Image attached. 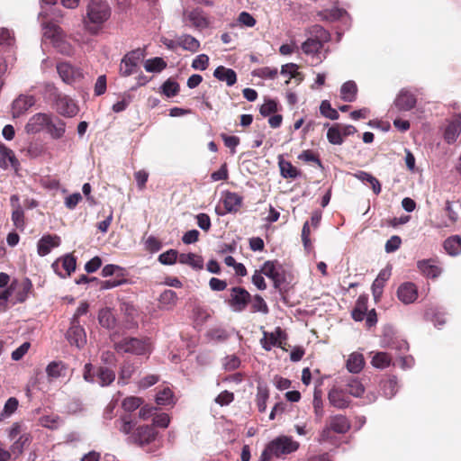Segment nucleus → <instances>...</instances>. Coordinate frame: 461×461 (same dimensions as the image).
<instances>
[{
    "label": "nucleus",
    "instance_id": "nucleus-1",
    "mask_svg": "<svg viewBox=\"0 0 461 461\" xmlns=\"http://www.w3.org/2000/svg\"><path fill=\"white\" fill-rule=\"evenodd\" d=\"M111 14V7L106 1L91 0L86 5V14L83 16L85 29L92 35L98 34L110 19Z\"/></svg>",
    "mask_w": 461,
    "mask_h": 461
},
{
    "label": "nucleus",
    "instance_id": "nucleus-2",
    "mask_svg": "<svg viewBox=\"0 0 461 461\" xmlns=\"http://www.w3.org/2000/svg\"><path fill=\"white\" fill-rule=\"evenodd\" d=\"M300 447L299 442L292 437L282 435L271 440L263 450L260 461H269L273 456L280 457L295 452Z\"/></svg>",
    "mask_w": 461,
    "mask_h": 461
},
{
    "label": "nucleus",
    "instance_id": "nucleus-3",
    "mask_svg": "<svg viewBox=\"0 0 461 461\" xmlns=\"http://www.w3.org/2000/svg\"><path fill=\"white\" fill-rule=\"evenodd\" d=\"M311 34L312 36L302 44V50L306 55L317 57L318 61L321 62L322 59L326 58L325 54L321 55L323 44L330 41V35L320 25L313 26Z\"/></svg>",
    "mask_w": 461,
    "mask_h": 461
},
{
    "label": "nucleus",
    "instance_id": "nucleus-4",
    "mask_svg": "<svg viewBox=\"0 0 461 461\" xmlns=\"http://www.w3.org/2000/svg\"><path fill=\"white\" fill-rule=\"evenodd\" d=\"M43 36L50 40L52 46L62 55L71 56L74 47L63 30L55 24L48 23L43 27Z\"/></svg>",
    "mask_w": 461,
    "mask_h": 461
},
{
    "label": "nucleus",
    "instance_id": "nucleus-5",
    "mask_svg": "<svg viewBox=\"0 0 461 461\" xmlns=\"http://www.w3.org/2000/svg\"><path fill=\"white\" fill-rule=\"evenodd\" d=\"M114 349L118 353H129L137 356L149 355L152 349L149 339L125 337L114 342Z\"/></svg>",
    "mask_w": 461,
    "mask_h": 461
},
{
    "label": "nucleus",
    "instance_id": "nucleus-6",
    "mask_svg": "<svg viewBox=\"0 0 461 461\" xmlns=\"http://www.w3.org/2000/svg\"><path fill=\"white\" fill-rule=\"evenodd\" d=\"M350 428L349 422L343 415H335L330 418L329 423L321 430L319 442H327L332 440L331 432L344 434Z\"/></svg>",
    "mask_w": 461,
    "mask_h": 461
},
{
    "label": "nucleus",
    "instance_id": "nucleus-7",
    "mask_svg": "<svg viewBox=\"0 0 461 461\" xmlns=\"http://www.w3.org/2000/svg\"><path fill=\"white\" fill-rule=\"evenodd\" d=\"M145 58V51L136 49L128 52L121 60L120 74L122 77H129L137 72V68Z\"/></svg>",
    "mask_w": 461,
    "mask_h": 461
},
{
    "label": "nucleus",
    "instance_id": "nucleus-8",
    "mask_svg": "<svg viewBox=\"0 0 461 461\" xmlns=\"http://www.w3.org/2000/svg\"><path fill=\"white\" fill-rule=\"evenodd\" d=\"M249 293L242 287H232L228 301L232 311L240 312L244 311L250 301Z\"/></svg>",
    "mask_w": 461,
    "mask_h": 461
},
{
    "label": "nucleus",
    "instance_id": "nucleus-9",
    "mask_svg": "<svg viewBox=\"0 0 461 461\" xmlns=\"http://www.w3.org/2000/svg\"><path fill=\"white\" fill-rule=\"evenodd\" d=\"M157 434L152 426L142 425L135 429L130 439L140 447H145L156 439Z\"/></svg>",
    "mask_w": 461,
    "mask_h": 461
},
{
    "label": "nucleus",
    "instance_id": "nucleus-10",
    "mask_svg": "<svg viewBox=\"0 0 461 461\" xmlns=\"http://www.w3.org/2000/svg\"><path fill=\"white\" fill-rule=\"evenodd\" d=\"M76 265V258L70 254H68L54 261L51 267L59 276L66 278L75 271Z\"/></svg>",
    "mask_w": 461,
    "mask_h": 461
},
{
    "label": "nucleus",
    "instance_id": "nucleus-11",
    "mask_svg": "<svg viewBox=\"0 0 461 461\" xmlns=\"http://www.w3.org/2000/svg\"><path fill=\"white\" fill-rule=\"evenodd\" d=\"M50 122V113H38L30 117L24 126V131L28 134H36L46 130Z\"/></svg>",
    "mask_w": 461,
    "mask_h": 461
},
{
    "label": "nucleus",
    "instance_id": "nucleus-12",
    "mask_svg": "<svg viewBox=\"0 0 461 461\" xmlns=\"http://www.w3.org/2000/svg\"><path fill=\"white\" fill-rule=\"evenodd\" d=\"M221 201L224 205L225 213H236L243 203L242 196L230 191H225L222 193ZM216 212L219 215L224 214V212H219L218 209H216Z\"/></svg>",
    "mask_w": 461,
    "mask_h": 461
},
{
    "label": "nucleus",
    "instance_id": "nucleus-13",
    "mask_svg": "<svg viewBox=\"0 0 461 461\" xmlns=\"http://www.w3.org/2000/svg\"><path fill=\"white\" fill-rule=\"evenodd\" d=\"M36 103L33 95H20L12 103V115L18 118L23 115Z\"/></svg>",
    "mask_w": 461,
    "mask_h": 461
},
{
    "label": "nucleus",
    "instance_id": "nucleus-14",
    "mask_svg": "<svg viewBox=\"0 0 461 461\" xmlns=\"http://www.w3.org/2000/svg\"><path fill=\"white\" fill-rule=\"evenodd\" d=\"M282 267L280 264L275 261H267L261 267L259 270L263 276L270 278L276 288H279L281 284L284 281L283 276L281 274Z\"/></svg>",
    "mask_w": 461,
    "mask_h": 461
},
{
    "label": "nucleus",
    "instance_id": "nucleus-15",
    "mask_svg": "<svg viewBox=\"0 0 461 461\" xmlns=\"http://www.w3.org/2000/svg\"><path fill=\"white\" fill-rule=\"evenodd\" d=\"M58 113L65 117H74L78 113V107L73 99L67 95H59L56 99Z\"/></svg>",
    "mask_w": 461,
    "mask_h": 461
},
{
    "label": "nucleus",
    "instance_id": "nucleus-16",
    "mask_svg": "<svg viewBox=\"0 0 461 461\" xmlns=\"http://www.w3.org/2000/svg\"><path fill=\"white\" fill-rule=\"evenodd\" d=\"M68 339L70 344L82 348L86 343V336L85 330L79 325L77 319H72L71 326L68 330Z\"/></svg>",
    "mask_w": 461,
    "mask_h": 461
},
{
    "label": "nucleus",
    "instance_id": "nucleus-17",
    "mask_svg": "<svg viewBox=\"0 0 461 461\" xmlns=\"http://www.w3.org/2000/svg\"><path fill=\"white\" fill-rule=\"evenodd\" d=\"M417 103L415 95L408 89H402L394 100V105L399 111H410Z\"/></svg>",
    "mask_w": 461,
    "mask_h": 461
},
{
    "label": "nucleus",
    "instance_id": "nucleus-18",
    "mask_svg": "<svg viewBox=\"0 0 461 461\" xmlns=\"http://www.w3.org/2000/svg\"><path fill=\"white\" fill-rule=\"evenodd\" d=\"M397 297L404 304H410L418 298V289L415 284L405 282L397 289Z\"/></svg>",
    "mask_w": 461,
    "mask_h": 461
},
{
    "label": "nucleus",
    "instance_id": "nucleus-19",
    "mask_svg": "<svg viewBox=\"0 0 461 461\" xmlns=\"http://www.w3.org/2000/svg\"><path fill=\"white\" fill-rule=\"evenodd\" d=\"M328 399L330 404L337 409H345L350 403V400L348 394L338 386H333L330 390L328 393Z\"/></svg>",
    "mask_w": 461,
    "mask_h": 461
},
{
    "label": "nucleus",
    "instance_id": "nucleus-20",
    "mask_svg": "<svg viewBox=\"0 0 461 461\" xmlns=\"http://www.w3.org/2000/svg\"><path fill=\"white\" fill-rule=\"evenodd\" d=\"M419 271L428 278H437L442 273V268L437 265L433 258L421 259L417 262Z\"/></svg>",
    "mask_w": 461,
    "mask_h": 461
},
{
    "label": "nucleus",
    "instance_id": "nucleus-21",
    "mask_svg": "<svg viewBox=\"0 0 461 461\" xmlns=\"http://www.w3.org/2000/svg\"><path fill=\"white\" fill-rule=\"evenodd\" d=\"M57 71L60 78L68 84L72 83L77 77H81V72L78 68L73 67L68 62H59L57 64Z\"/></svg>",
    "mask_w": 461,
    "mask_h": 461
},
{
    "label": "nucleus",
    "instance_id": "nucleus-22",
    "mask_svg": "<svg viewBox=\"0 0 461 461\" xmlns=\"http://www.w3.org/2000/svg\"><path fill=\"white\" fill-rule=\"evenodd\" d=\"M60 244V238L57 235H45L37 244L38 254L41 257L48 255L53 248L59 247Z\"/></svg>",
    "mask_w": 461,
    "mask_h": 461
},
{
    "label": "nucleus",
    "instance_id": "nucleus-23",
    "mask_svg": "<svg viewBox=\"0 0 461 461\" xmlns=\"http://www.w3.org/2000/svg\"><path fill=\"white\" fill-rule=\"evenodd\" d=\"M19 162L15 158L14 151L4 144H0V167L7 169L13 167L16 169Z\"/></svg>",
    "mask_w": 461,
    "mask_h": 461
},
{
    "label": "nucleus",
    "instance_id": "nucleus-24",
    "mask_svg": "<svg viewBox=\"0 0 461 461\" xmlns=\"http://www.w3.org/2000/svg\"><path fill=\"white\" fill-rule=\"evenodd\" d=\"M283 330L276 328L274 332H264V337L261 339L262 347L266 350H270L273 347H281Z\"/></svg>",
    "mask_w": 461,
    "mask_h": 461
},
{
    "label": "nucleus",
    "instance_id": "nucleus-25",
    "mask_svg": "<svg viewBox=\"0 0 461 461\" xmlns=\"http://www.w3.org/2000/svg\"><path fill=\"white\" fill-rule=\"evenodd\" d=\"M461 133V113L450 122L444 131V140L448 143H454Z\"/></svg>",
    "mask_w": 461,
    "mask_h": 461
},
{
    "label": "nucleus",
    "instance_id": "nucleus-26",
    "mask_svg": "<svg viewBox=\"0 0 461 461\" xmlns=\"http://www.w3.org/2000/svg\"><path fill=\"white\" fill-rule=\"evenodd\" d=\"M46 131L52 139H60L65 134L66 123L50 113V122L48 123Z\"/></svg>",
    "mask_w": 461,
    "mask_h": 461
},
{
    "label": "nucleus",
    "instance_id": "nucleus-27",
    "mask_svg": "<svg viewBox=\"0 0 461 461\" xmlns=\"http://www.w3.org/2000/svg\"><path fill=\"white\" fill-rule=\"evenodd\" d=\"M365 366L364 356L359 352H353L348 356L346 363L348 371L351 374H358Z\"/></svg>",
    "mask_w": 461,
    "mask_h": 461
},
{
    "label": "nucleus",
    "instance_id": "nucleus-28",
    "mask_svg": "<svg viewBox=\"0 0 461 461\" xmlns=\"http://www.w3.org/2000/svg\"><path fill=\"white\" fill-rule=\"evenodd\" d=\"M343 385L346 387L348 394L357 398L361 397L365 392V387L361 381L353 376L343 380Z\"/></svg>",
    "mask_w": 461,
    "mask_h": 461
},
{
    "label": "nucleus",
    "instance_id": "nucleus-29",
    "mask_svg": "<svg viewBox=\"0 0 461 461\" xmlns=\"http://www.w3.org/2000/svg\"><path fill=\"white\" fill-rule=\"evenodd\" d=\"M213 77L220 81H224L229 86H233L237 81V75L231 68L219 66L213 72Z\"/></svg>",
    "mask_w": 461,
    "mask_h": 461
},
{
    "label": "nucleus",
    "instance_id": "nucleus-30",
    "mask_svg": "<svg viewBox=\"0 0 461 461\" xmlns=\"http://www.w3.org/2000/svg\"><path fill=\"white\" fill-rule=\"evenodd\" d=\"M177 302V295L173 290H165L159 296V308L165 311L172 310Z\"/></svg>",
    "mask_w": 461,
    "mask_h": 461
},
{
    "label": "nucleus",
    "instance_id": "nucleus-31",
    "mask_svg": "<svg viewBox=\"0 0 461 461\" xmlns=\"http://www.w3.org/2000/svg\"><path fill=\"white\" fill-rule=\"evenodd\" d=\"M177 45L185 50L197 52L200 49V42L189 34H183L177 38Z\"/></svg>",
    "mask_w": 461,
    "mask_h": 461
},
{
    "label": "nucleus",
    "instance_id": "nucleus-32",
    "mask_svg": "<svg viewBox=\"0 0 461 461\" xmlns=\"http://www.w3.org/2000/svg\"><path fill=\"white\" fill-rule=\"evenodd\" d=\"M357 86L354 81H347L341 86L340 97L345 102H354L357 98Z\"/></svg>",
    "mask_w": 461,
    "mask_h": 461
},
{
    "label": "nucleus",
    "instance_id": "nucleus-33",
    "mask_svg": "<svg viewBox=\"0 0 461 461\" xmlns=\"http://www.w3.org/2000/svg\"><path fill=\"white\" fill-rule=\"evenodd\" d=\"M178 262L183 265H188L194 269H202L203 260L202 257L194 253H182L178 257Z\"/></svg>",
    "mask_w": 461,
    "mask_h": 461
},
{
    "label": "nucleus",
    "instance_id": "nucleus-34",
    "mask_svg": "<svg viewBox=\"0 0 461 461\" xmlns=\"http://www.w3.org/2000/svg\"><path fill=\"white\" fill-rule=\"evenodd\" d=\"M444 249L452 257L459 255L461 253V237L455 235L447 238L444 241Z\"/></svg>",
    "mask_w": 461,
    "mask_h": 461
},
{
    "label": "nucleus",
    "instance_id": "nucleus-35",
    "mask_svg": "<svg viewBox=\"0 0 461 461\" xmlns=\"http://www.w3.org/2000/svg\"><path fill=\"white\" fill-rule=\"evenodd\" d=\"M156 402L160 406H173L176 402L174 393L169 387H164L156 395Z\"/></svg>",
    "mask_w": 461,
    "mask_h": 461
},
{
    "label": "nucleus",
    "instance_id": "nucleus-36",
    "mask_svg": "<svg viewBox=\"0 0 461 461\" xmlns=\"http://www.w3.org/2000/svg\"><path fill=\"white\" fill-rule=\"evenodd\" d=\"M367 311V297L360 295L357 301L356 307L352 311V318L357 321L364 320Z\"/></svg>",
    "mask_w": 461,
    "mask_h": 461
},
{
    "label": "nucleus",
    "instance_id": "nucleus-37",
    "mask_svg": "<svg viewBox=\"0 0 461 461\" xmlns=\"http://www.w3.org/2000/svg\"><path fill=\"white\" fill-rule=\"evenodd\" d=\"M187 19L196 28H205L208 26V21L203 15V12L201 9H194L187 14Z\"/></svg>",
    "mask_w": 461,
    "mask_h": 461
},
{
    "label": "nucleus",
    "instance_id": "nucleus-38",
    "mask_svg": "<svg viewBox=\"0 0 461 461\" xmlns=\"http://www.w3.org/2000/svg\"><path fill=\"white\" fill-rule=\"evenodd\" d=\"M392 364V357L386 352H376L372 357L371 365L378 369H384Z\"/></svg>",
    "mask_w": 461,
    "mask_h": 461
},
{
    "label": "nucleus",
    "instance_id": "nucleus-39",
    "mask_svg": "<svg viewBox=\"0 0 461 461\" xmlns=\"http://www.w3.org/2000/svg\"><path fill=\"white\" fill-rule=\"evenodd\" d=\"M97 380L96 382L101 386H107L111 384L115 379V374L112 369L107 367H100L97 372Z\"/></svg>",
    "mask_w": 461,
    "mask_h": 461
},
{
    "label": "nucleus",
    "instance_id": "nucleus-40",
    "mask_svg": "<svg viewBox=\"0 0 461 461\" xmlns=\"http://www.w3.org/2000/svg\"><path fill=\"white\" fill-rule=\"evenodd\" d=\"M269 398V392L264 385L259 384L257 388V406L260 412L267 410V401Z\"/></svg>",
    "mask_w": 461,
    "mask_h": 461
},
{
    "label": "nucleus",
    "instance_id": "nucleus-41",
    "mask_svg": "<svg viewBox=\"0 0 461 461\" xmlns=\"http://www.w3.org/2000/svg\"><path fill=\"white\" fill-rule=\"evenodd\" d=\"M167 63L163 60L162 58H153L147 59L144 63V68L147 72H160L164 68H166Z\"/></svg>",
    "mask_w": 461,
    "mask_h": 461
},
{
    "label": "nucleus",
    "instance_id": "nucleus-42",
    "mask_svg": "<svg viewBox=\"0 0 461 461\" xmlns=\"http://www.w3.org/2000/svg\"><path fill=\"white\" fill-rule=\"evenodd\" d=\"M279 167L281 175L285 178H296L300 175L299 170L289 161L280 160Z\"/></svg>",
    "mask_w": 461,
    "mask_h": 461
},
{
    "label": "nucleus",
    "instance_id": "nucleus-43",
    "mask_svg": "<svg viewBox=\"0 0 461 461\" xmlns=\"http://www.w3.org/2000/svg\"><path fill=\"white\" fill-rule=\"evenodd\" d=\"M98 320L99 323L106 329L113 328L115 323L114 315L109 308H104L100 310Z\"/></svg>",
    "mask_w": 461,
    "mask_h": 461
},
{
    "label": "nucleus",
    "instance_id": "nucleus-44",
    "mask_svg": "<svg viewBox=\"0 0 461 461\" xmlns=\"http://www.w3.org/2000/svg\"><path fill=\"white\" fill-rule=\"evenodd\" d=\"M346 12L343 9L332 8L330 10H324L318 13L321 20L333 22L343 16Z\"/></svg>",
    "mask_w": 461,
    "mask_h": 461
},
{
    "label": "nucleus",
    "instance_id": "nucleus-45",
    "mask_svg": "<svg viewBox=\"0 0 461 461\" xmlns=\"http://www.w3.org/2000/svg\"><path fill=\"white\" fill-rule=\"evenodd\" d=\"M398 388H399L398 381L395 377H392V378L386 380L382 384L383 393L388 399H390L393 395H395V393L398 391Z\"/></svg>",
    "mask_w": 461,
    "mask_h": 461
},
{
    "label": "nucleus",
    "instance_id": "nucleus-46",
    "mask_svg": "<svg viewBox=\"0 0 461 461\" xmlns=\"http://www.w3.org/2000/svg\"><path fill=\"white\" fill-rule=\"evenodd\" d=\"M65 371V366L61 362L53 361L47 366L46 373L51 379L60 377Z\"/></svg>",
    "mask_w": 461,
    "mask_h": 461
},
{
    "label": "nucleus",
    "instance_id": "nucleus-47",
    "mask_svg": "<svg viewBox=\"0 0 461 461\" xmlns=\"http://www.w3.org/2000/svg\"><path fill=\"white\" fill-rule=\"evenodd\" d=\"M40 423L44 428L57 429L61 423V420L58 415H45L40 419Z\"/></svg>",
    "mask_w": 461,
    "mask_h": 461
},
{
    "label": "nucleus",
    "instance_id": "nucleus-48",
    "mask_svg": "<svg viewBox=\"0 0 461 461\" xmlns=\"http://www.w3.org/2000/svg\"><path fill=\"white\" fill-rule=\"evenodd\" d=\"M277 74V68L269 67L259 68L253 71V76L263 79H274Z\"/></svg>",
    "mask_w": 461,
    "mask_h": 461
},
{
    "label": "nucleus",
    "instance_id": "nucleus-49",
    "mask_svg": "<svg viewBox=\"0 0 461 461\" xmlns=\"http://www.w3.org/2000/svg\"><path fill=\"white\" fill-rule=\"evenodd\" d=\"M143 403V400L140 397H137V396H130V397H126L123 401H122V408L126 411H135L136 409H138L139 407H140Z\"/></svg>",
    "mask_w": 461,
    "mask_h": 461
},
{
    "label": "nucleus",
    "instance_id": "nucleus-50",
    "mask_svg": "<svg viewBox=\"0 0 461 461\" xmlns=\"http://www.w3.org/2000/svg\"><path fill=\"white\" fill-rule=\"evenodd\" d=\"M321 113L330 120H337L339 118V113L337 110L333 109L329 101L324 100L321 102L320 105Z\"/></svg>",
    "mask_w": 461,
    "mask_h": 461
},
{
    "label": "nucleus",
    "instance_id": "nucleus-51",
    "mask_svg": "<svg viewBox=\"0 0 461 461\" xmlns=\"http://www.w3.org/2000/svg\"><path fill=\"white\" fill-rule=\"evenodd\" d=\"M178 253L176 249H169L158 256V261L162 265H173L178 260Z\"/></svg>",
    "mask_w": 461,
    "mask_h": 461
},
{
    "label": "nucleus",
    "instance_id": "nucleus-52",
    "mask_svg": "<svg viewBox=\"0 0 461 461\" xmlns=\"http://www.w3.org/2000/svg\"><path fill=\"white\" fill-rule=\"evenodd\" d=\"M162 93L167 97H172L179 92V85L171 79H167L161 86Z\"/></svg>",
    "mask_w": 461,
    "mask_h": 461
},
{
    "label": "nucleus",
    "instance_id": "nucleus-53",
    "mask_svg": "<svg viewBox=\"0 0 461 461\" xmlns=\"http://www.w3.org/2000/svg\"><path fill=\"white\" fill-rule=\"evenodd\" d=\"M297 69L298 66L294 63H288L282 66L281 74L289 77V79L285 81L286 85L290 83L291 78H297L300 76Z\"/></svg>",
    "mask_w": 461,
    "mask_h": 461
},
{
    "label": "nucleus",
    "instance_id": "nucleus-54",
    "mask_svg": "<svg viewBox=\"0 0 461 461\" xmlns=\"http://www.w3.org/2000/svg\"><path fill=\"white\" fill-rule=\"evenodd\" d=\"M328 140L334 145H341L343 143V137L340 130L338 127H330L327 132Z\"/></svg>",
    "mask_w": 461,
    "mask_h": 461
},
{
    "label": "nucleus",
    "instance_id": "nucleus-55",
    "mask_svg": "<svg viewBox=\"0 0 461 461\" xmlns=\"http://www.w3.org/2000/svg\"><path fill=\"white\" fill-rule=\"evenodd\" d=\"M18 405H19L18 400L15 397H10L5 403V406H4V409L2 411V416L8 418L11 415H13L15 412V411L17 410Z\"/></svg>",
    "mask_w": 461,
    "mask_h": 461
},
{
    "label": "nucleus",
    "instance_id": "nucleus-56",
    "mask_svg": "<svg viewBox=\"0 0 461 461\" xmlns=\"http://www.w3.org/2000/svg\"><path fill=\"white\" fill-rule=\"evenodd\" d=\"M19 286H20V291L18 293L17 299L19 302H23L28 297L29 294L31 293V291L32 289V284L30 279L25 278L21 282Z\"/></svg>",
    "mask_w": 461,
    "mask_h": 461
},
{
    "label": "nucleus",
    "instance_id": "nucleus-57",
    "mask_svg": "<svg viewBox=\"0 0 461 461\" xmlns=\"http://www.w3.org/2000/svg\"><path fill=\"white\" fill-rule=\"evenodd\" d=\"M240 365V358L235 355L227 356L222 360L223 368L227 371L237 369Z\"/></svg>",
    "mask_w": 461,
    "mask_h": 461
},
{
    "label": "nucleus",
    "instance_id": "nucleus-58",
    "mask_svg": "<svg viewBox=\"0 0 461 461\" xmlns=\"http://www.w3.org/2000/svg\"><path fill=\"white\" fill-rule=\"evenodd\" d=\"M383 348H392L398 351H407L409 348L408 343L403 339H395L392 343L386 342L384 339L381 341Z\"/></svg>",
    "mask_w": 461,
    "mask_h": 461
},
{
    "label": "nucleus",
    "instance_id": "nucleus-59",
    "mask_svg": "<svg viewBox=\"0 0 461 461\" xmlns=\"http://www.w3.org/2000/svg\"><path fill=\"white\" fill-rule=\"evenodd\" d=\"M209 65V57L206 54H200L192 62L194 69L205 70Z\"/></svg>",
    "mask_w": 461,
    "mask_h": 461
},
{
    "label": "nucleus",
    "instance_id": "nucleus-60",
    "mask_svg": "<svg viewBox=\"0 0 461 461\" xmlns=\"http://www.w3.org/2000/svg\"><path fill=\"white\" fill-rule=\"evenodd\" d=\"M31 441L30 434H23L19 437V438L13 444L12 450L13 452H18L19 454L23 452V447L28 445Z\"/></svg>",
    "mask_w": 461,
    "mask_h": 461
},
{
    "label": "nucleus",
    "instance_id": "nucleus-61",
    "mask_svg": "<svg viewBox=\"0 0 461 461\" xmlns=\"http://www.w3.org/2000/svg\"><path fill=\"white\" fill-rule=\"evenodd\" d=\"M238 23L245 27H254L256 25V19L248 12H241L237 19Z\"/></svg>",
    "mask_w": 461,
    "mask_h": 461
},
{
    "label": "nucleus",
    "instance_id": "nucleus-62",
    "mask_svg": "<svg viewBox=\"0 0 461 461\" xmlns=\"http://www.w3.org/2000/svg\"><path fill=\"white\" fill-rule=\"evenodd\" d=\"M134 372V366L133 365L130 363H125L120 372L119 376V383L126 384L127 380L131 377L132 374Z\"/></svg>",
    "mask_w": 461,
    "mask_h": 461
},
{
    "label": "nucleus",
    "instance_id": "nucleus-63",
    "mask_svg": "<svg viewBox=\"0 0 461 461\" xmlns=\"http://www.w3.org/2000/svg\"><path fill=\"white\" fill-rule=\"evenodd\" d=\"M198 227L203 231H208L211 229L212 223L208 214L201 212L195 216Z\"/></svg>",
    "mask_w": 461,
    "mask_h": 461
},
{
    "label": "nucleus",
    "instance_id": "nucleus-64",
    "mask_svg": "<svg viewBox=\"0 0 461 461\" xmlns=\"http://www.w3.org/2000/svg\"><path fill=\"white\" fill-rule=\"evenodd\" d=\"M402 244V240L399 236H392L385 243L384 249L387 253L396 251Z\"/></svg>",
    "mask_w": 461,
    "mask_h": 461
}]
</instances>
